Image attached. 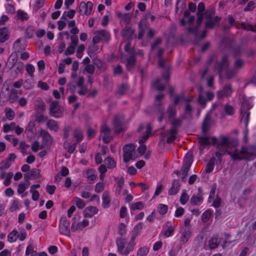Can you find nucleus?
<instances>
[{
  "label": "nucleus",
  "mask_w": 256,
  "mask_h": 256,
  "mask_svg": "<svg viewBox=\"0 0 256 256\" xmlns=\"http://www.w3.org/2000/svg\"><path fill=\"white\" fill-rule=\"evenodd\" d=\"M104 184L103 182L97 183L95 186V192L99 193L102 192L104 189Z\"/></svg>",
  "instance_id": "nucleus-62"
},
{
  "label": "nucleus",
  "mask_w": 256,
  "mask_h": 256,
  "mask_svg": "<svg viewBox=\"0 0 256 256\" xmlns=\"http://www.w3.org/2000/svg\"><path fill=\"white\" fill-rule=\"evenodd\" d=\"M174 230V227L170 225L168 226V228L166 230H164L162 232L164 233V236L166 238H168L172 236L173 234Z\"/></svg>",
  "instance_id": "nucleus-48"
},
{
  "label": "nucleus",
  "mask_w": 256,
  "mask_h": 256,
  "mask_svg": "<svg viewBox=\"0 0 256 256\" xmlns=\"http://www.w3.org/2000/svg\"><path fill=\"white\" fill-rule=\"evenodd\" d=\"M142 226L143 224L141 222L136 224L132 230V236L136 237L140 231L142 229Z\"/></svg>",
  "instance_id": "nucleus-43"
},
{
  "label": "nucleus",
  "mask_w": 256,
  "mask_h": 256,
  "mask_svg": "<svg viewBox=\"0 0 256 256\" xmlns=\"http://www.w3.org/2000/svg\"><path fill=\"white\" fill-rule=\"evenodd\" d=\"M198 141L200 152L202 154L203 150L206 146H208V148L210 145H214L217 144V138L214 136L210 138L208 136H201L198 138Z\"/></svg>",
  "instance_id": "nucleus-4"
},
{
  "label": "nucleus",
  "mask_w": 256,
  "mask_h": 256,
  "mask_svg": "<svg viewBox=\"0 0 256 256\" xmlns=\"http://www.w3.org/2000/svg\"><path fill=\"white\" fill-rule=\"evenodd\" d=\"M136 64V56L134 54L132 53L127 59L126 68L128 70H130Z\"/></svg>",
  "instance_id": "nucleus-18"
},
{
  "label": "nucleus",
  "mask_w": 256,
  "mask_h": 256,
  "mask_svg": "<svg viewBox=\"0 0 256 256\" xmlns=\"http://www.w3.org/2000/svg\"><path fill=\"white\" fill-rule=\"evenodd\" d=\"M13 176L12 172H9L6 174V178L4 181V184L6 186H8L10 184L11 182V178Z\"/></svg>",
  "instance_id": "nucleus-64"
},
{
  "label": "nucleus",
  "mask_w": 256,
  "mask_h": 256,
  "mask_svg": "<svg viewBox=\"0 0 256 256\" xmlns=\"http://www.w3.org/2000/svg\"><path fill=\"white\" fill-rule=\"evenodd\" d=\"M17 17L21 20H27L28 18V14L20 10H18L17 12Z\"/></svg>",
  "instance_id": "nucleus-52"
},
{
  "label": "nucleus",
  "mask_w": 256,
  "mask_h": 256,
  "mask_svg": "<svg viewBox=\"0 0 256 256\" xmlns=\"http://www.w3.org/2000/svg\"><path fill=\"white\" fill-rule=\"evenodd\" d=\"M180 184L177 180H174L172 184V187L168 191V194L170 196L176 194L180 190Z\"/></svg>",
  "instance_id": "nucleus-17"
},
{
  "label": "nucleus",
  "mask_w": 256,
  "mask_h": 256,
  "mask_svg": "<svg viewBox=\"0 0 256 256\" xmlns=\"http://www.w3.org/2000/svg\"><path fill=\"white\" fill-rule=\"evenodd\" d=\"M89 224V221L88 220L84 219L82 222H78L76 226H74V222H73L71 229L72 232H75L76 230H82V229L87 226Z\"/></svg>",
  "instance_id": "nucleus-20"
},
{
  "label": "nucleus",
  "mask_w": 256,
  "mask_h": 256,
  "mask_svg": "<svg viewBox=\"0 0 256 256\" xmlns=\"http://www.w3.org/2000/svg\"><path fill=\"white\" fill-rule=\"evenodd\" d=\"M98 212V209L93 206L86 208L84 211V216L86 218H91Z\"/></svg>",
  "instance_id": "nucleus-19"
},
{
  "label": "nucleus",
  "mask_w": 256,
  "mask_h": 256,
  "mask_svg": "<svg viewBox=\"0 0 256 256\" xmlns=\"http://www.w3.org/2000/svg\"><path fill=\"white\" fill-rule=\"evenodd\" d=\"M35 68L34 66L30 64H28L26 66V70L28 74L31 77L34 76V72Z\"/></svg>",
  "instance_id": "nucleus-55"
},
{
  "label": "nucleus",
  "mask_w": 256,
  "mask_h": 256,
  "mask_svg": "<svg viewBox=\"0 0 256 256\" xmlns=\"http://www.w3.org/2000/svg\"><path fill=\"white\" fill-rule=\"evenodd\" d=\"M149 252V248L146 246H144L140 248L136 252V256H146Z\"/></svg>",
  "instance_id": "nucleus-45"
},
{
  "label": "nucleus",
  "mask_w": 256,
  "mask_h": 256,
  "mask_svg": "<svg viewBox=\"0 0 256 256\" xmlns=\"http://www.w3.org/2000/svg\"><path fill=\"white\" fill-rule=\"evenodd\" d=\"M250 116V112H247L246 114H244L241 118V122H243L245 124L246 128L244 130V134H248V124L249 122V118Z\"/></svg>",
  "instance_id": "nucleus-31"
},
{
  "label": "nucleus",
  "mask_w": 256,
  "mask_h": 256,
  "mask_svg": "<svg viewBox=\"0 0 256 256\" xmlns=\"http://www.w3.org/2000/svg\"><path fill=\"white\" fill-rule=\"evenodd\" d=\"M104 162L109 169L114 168L116 166V163L115 161L110 157L106 158L104 160Z\"/></svg>",
  "instance_id": "nucleus-39"
},
{
  "label": "nucleus",
  "mask_w": 256,
  "mask_h": 256,
  "mask_svg": "<svg viewBox=\"0 0 256 256\" xmlns=\"http://www.w3.org/2000/svg\"><path fill=\"white\" fill-rule=\"evenodd\" d=\"M92 8V4L91 2H88L86 3L82 2L80 4L79 12L80 14L89 15Z\"/></svg>",
  "instance_id": "nucleus-11"
},
{
  "label": "nucleus",
  "mask_w": 256,
  "mask_h": 256,
  "mask_svg": "<svg viewBox=\"0 0 256 256\" xmlns=\"http://www.w3.org/2000/svg\"><path fill=\"white\" fill-rule=\"evenodd\" d=\"M94 34H98L101 38V40L108 42L110 40V32L105 30H100L96 31Z\"/></svg>",
  "instance_id": "nucleus-26"
},
{
  "label": "nucleus",
  "mask_w": 256,
  "mask_h": 256,
  "mask_svg": "<svg viewBox=\"0 0 256 256\" xmlns=\"http://www.w3.org/2000/svg\"><path fill=\"white\" fill-rule=\"evenodd\" d=\"M212 215V211L210 210H206L202 215V220L203 222H206Z\"/></svg>",
  "instance_id": "nucleus-42"
},
{
  "label": "nucleus",
  "mask_w": 256,
  "mask_h": 256,
  "mask_svg": "<svg viewBox=\"0 0 256 256\" xmlns=\"http://www.w3.org/2000/svg\"><path fill=\"white\" fill-rule=\"evenodd\" d=\"M115 180H116L117 182V186L116 188V192L117 194H120L121 192L122 188L124 184V178L123 177H121L118 180V178H116Z\"/></svg>",
  "instance_id": "nucleus-36"
},
{
  "label": "nucleus",
  "mask_w": 256,
  "mask_h": 256,
  "mask_svg": "<svg viewBox=\"0 0 256 256\" xmlns=\"http://www.w3.org/2000/svg\"><path fill=\"white\" fill-rule=\"evenodd\" d=\"M253 105L248 102L247 100H244L240 108V116L242 118V116L246 114L247 112H250L249 110L252 108Z\"/></svg>",
  "instance_id": "nucleus-25"
},
{
  "label": "nucleus",
  "mask_w": 256,
  "mask_h": 256,
  "mask_svg": "<svg viewBox=\"0 0 256 256\" xmlns=\"http://www.w3.org/2000/svg\"><path fill=\"white\" fill-rule=\"evenodd\" d=\"M158 209L160 214H164L168 211V207L166 205L160 204L158 207Z\"/></svg>",
  "instance_id": "nucleus-57"
},
{
  "label": "nucleus",
  "mask_w": 256,
  "mask_h": 256,
  "mask_svg": "<svg viewBox=\"0 0 256 256\" xmlns=\"http://www.w3.org/2000/svg\"><path fill=\"white\" fill-rule=\"evenodd\" d=\"M224 110L226 113L230 116L232 115L234 112V108L228 104H226L224 106Z\"/></svg>",
  "instance_id": "nucleus-56"
},
{
  "label": "nucleus",
  "mask_w": 256,
  "mask_h": 256,
  "mask_svg": "<svg viewBox=\"0 0 256 256\" xmlns=\"http://www.w3.org/2000/svg\"><path fill=\"white\" fill-rule=\"evenodd\" d=\"M76 46L72 44H70L65 50L64 54L66 56L72 54L74 53Z\"/></svg>",
  "instance_id": "nucleus-60"
},
{
  "label": "nucleus",
  "mask_w": 256,
  "mask_h": 256,
  "mask_svg": "<svg viewBox=\"0 0 256 256\" xmlns=\"http://www.w3.org/2000/svg\"><path fill=\"white\" fill-rule=\"evenodd\" d=\"M216 160V158L212 157L210 159L209 162L206 164V171L207 173H210L213 170Z\"/></svg>",
  "instance_id": "nucleus-37"
},
{
  "label": "nucleus",
  "mask_w": 256,
  "mask_h": 256,
  "mask_svg": "<svg viewBox=\"0 0 256 256\" xmlns=\"http://www.w3.org/2000/svg\"><path fill=\"white\" fill-rule=\"evenodd\" d=\"M50 114L55 118H60L63 112L62 108L60 106L57 100L52 102L50 104Z\"/></svg>",
  "instance_id": "nucleus-6"
},
{
  "label": "nucleus",
  "mask_w": 256,
  "mask_h": 256,
  "mask_svg": "<svg viewBox=\"0 0 256 256\" xmlns=\"http://www.w3.org/2000/svg\"><path fill=\"white\" fill-rule=\"evenodd\" d=\"M18 90L16 89L12 88L10 91V100H12V102H13L16 100L18 96Z\"/></svg>",
  "instance_id": "nucleus-61"
},
{
  "label": "nucleus",
  "mask_w": 256,
  "mask_h": 256,
  "mask_svg": "<svg viewBox=\"0 0 256 256\" xmlns=\"http://www.w3.org/2000/svg\"><path fill=\"white\" fill-rule=\"evenodd\" d=\"M202 202V198L201 196L193 195L190 200L192 205H198Z\"/></svg>",
  "instance_id": "nucleus-44"
},
{
  "label": "nucleus",
  "mask_w": 256,
  "mask_h": 256,
  "mask_svg": "<svg viewBox=\"0 0 256 256\" xmlns=\"http://www.w3.org/2000/svg\"><path fill=\"white\" fill-rule=\"evenodd\" d=\"M134 33V29L129 26L125 27L122 32V36H128L130 38H132Z\"/></svg>",
  "instance_id": "nucleus-30"
},
{
  "label": "nucleus",
  "mask_w": 256,
  "mask_h": 256,
  "mask_svg": "<svg viewBox=\"0 0 256 256\" xmlns=\"http://www.w3.org/2000/svg\"><path fill=\"white\" fill-rule=\"evenodd\" d=\"M36 126L35 122L30 121L26 128V136L28 138H31L34 134V128Z\"/></svg>",
  "instance_id": "nucleus-23"
},
{
  "label": "nucleus",
  "mask_w": 256,
  "mask_h": 256,
  "mask_svg": "<svg viewBox=\"0 0 256 256\" xmlns=\"http://www.w3.org/2000/svg\"><path fill=\"white\" fill-rule=\"evenodd\" d=\"M18 237V234L16 230H14L10 232L8 236V239L9 242H13L16 240Z\"/></svg>",
  "instance_id": "nucleus-38"
},
{
  "label": "nucleus",
  "mask_w": 256,
  "mask_h": 256,
  "mask_svg": "<svg viewBox=\"0 0 256 256\" xmlns=\"http://www.w3.org/2000/svg\"><path fill=\"white\" fill-rule=\"evenodd\" d=\"M98 50V46H96L95 44L90 46L88 48V54L89 56L92 58V54L95 53Z\"/></svg>",
  "instance_id": "nucleus-63"
},
{
  "label": "nucleus",
  "mask_w": 256,
  "mask_h": 256,
  "mask_svg": "<svg viewBox=\"0 0 256 256\" xmlns=\"http://www.w3.org/2000/svg\"><path fill=\"white\" fill-rule=\"evenodd\" d=\"M166 112L168 115L169 120L176 117V110L174 105L170 104L167 109Z\"/></svg>",
  "instance_id": "nucleus-35"
},
{
  "label": "nucleus",
  "mask_w": 256,
  "mask_h": 256,
  "mask_svg": "<svg viewBox=\"0 0 256 256\" xmlns=\"http://www.w3.org/2000/svg\"><path fill=\"white\" fill-rule=\"evenodd\" d=\"M160 79H158L153 84L152 86L156 90L161 91L164 90L166 86L165 84L161 82Z\"/></svg>",
  "instance_id": "nucleus-41"
},
{
  "label": "nucleus",
  "mask_w": 256,
  "mask_h": 256,
  "mask_svg": "<svg viewBox=\"0 0 256 256\" xmlns=\"http://www.w3.org/2000/svg\"><path fill=\"white\" fill-rule=\"evenodd\" d=\"M136 146L132 144H128L124 145L123 147L124 161L127 163L131 160H135L137 158L135 152Z\"/></svg>",
  "instance_id": "nucleus-3"
},
{
  "label": "nucleus",
  "mask_w": 256,
  "mask_h": 256,
  "mask_svg": "<svg viewBox=\"0 0 256 256\" xmlns=\"http://www.w3.org/2000/svg\"><path fill=\"white\" fill-rule=\"evenodd\" d=\"M138 27L139 32L138 38V40H141L146 30L148 28V25L145 22L140 20L138 23Z\"/></svg>",
  "instance_id": "nucleus-24"
},
{
  "label": "nucleus",
  "mask_w": 256,
  "mask_h": 256,
  "mask_svg": "<svg viewBox=\"0 0 256 256\" xmlns=\"http://www.w3.org/2000/svg\"><path fill=\"white\" fill-rule=\"evenodd\" d=\"M10 32L8 28H0V42H4L9 38Z\"/></svg>",
  "instance_id": "nucleus-22"
},
{
  "label": "nucleus",
  "mask_w": 256,
  "mask_h": 256,
  "mask_svg": "<svg viewBox=\"0 0 256 256\" xmlns=\"http://www.w3.org/2000/svg\"><path fill=\"white\" fill-rule=\"evenodd\" d=\"M85 46L83 44H81L78 47L76 50V56L80 58L82 56L83 52L84 50Z\"/></svg>",
  "instance_id": "nucleus-58"
},
{
  "label": "nucleus",
  "mask_w": 256,
  "mask_h": 256,
  "mask_svg": "<svg viewBox=\"0 0 256 256\" xmlns=\"http://www.w3.org/2000/svg\"><path fill=\"white\" fill-rule=\"evenodd\" d=\"M226 148H227L220 147L219 148L220 152H221L222 155L227 153L228 154L230 155L232 158L234 160L250 159L256 154L254 150L252 148H247L242 146L240 151L236 149L233 152L228 151Z\"/></svg>",
  "instance_id": "nucleus-1"
},
{
  "label": "nucleus",
  "mask_w": 256,
  "mask_h": 256,
  "mask_svg": "<svg viewBox=\"0 0 256 256\" xmlns=\"http://www.w3.org/2000/svg\"><path fill=\"white\" fill-rule=\"evenodd\" d=\"M210 116L208 114H207L203 120L202 122V132L204 134L206 133L209 129H210Z\"/></svg>",
  "instance_id": "nucleus-27"
},
{
  "label": "nucleus",
  "mask_w": 256,
  "mask_h": 256,
  "mask_svg": "<svg viewBox=\"0 0 256 256\" xmlns=\"http://www.w3.org/2000/svg\"><path fill=\"white\" fill-rule=\"evenodd\" d=\"M220 138V141L218 142L217 140V144H216L218 148L220 147L230 148V146H235L238 144L236 140L225 136H221Z\"/></svg>",
  "instance_id": "nucleus-7"
},
{
  "label": "nucleus",
  "mask_w": 256,
  "mask_h": 256,
  "mask_svg": "<svg viewBox=\"0 0 256 256\" xmlns=\"http://www.w3.org/2000/svg\"><path fill=\"white\" fill-rule=\"evenodd\" d=\"M75 204L77 207L80 209L83 208L86 206L84 202L79 198H75Z\"/></svg>",
  "instance_id": "nucleus-59"
},
{
  "label": "nucleus",
  "mask_w": 256,
  "mask_h": 256,
  "mask_svg": "<svg viewBox=\"0 0 256 256\" xmlns=\"http://www.w3.org/2000/svg\"><path fill=\"white\" fill-rule=\"evenodd\" d=\"M206 21L204 22L205 26L208 28H212L216 26L219 25V22L221 18L218 16L214 18H206Z\"/></svg>",
  "instance_id": "nucleus-14"
},
{
  "label": "nucleus",
  "mask_w": 256,
  "mask_h": 256,
  "mask_svg": "<svg viewBox=\"0 0 256 256\" xmlns=\"http://www.w3.org/2000/svg\"><path fill=\"white\" fill-rule=\"evenodd\" d=\"M189 199V196L186 194V190H183L180 198V202L182 204H185Z\"/></svg>",
  "instance_id": "nucleus-47"
},
{
  "label": "nucleus",
  "mask_w": 256,
  "mask_h": 256,
  "mask_svg": "<svg viewBox=\"0 0 256 256\" xmlns=\"http://www.w3.org/2000/svg\"><path fill=\"white\" fill-rule=\"evenodd\" d=\"M59 231L62 234L68 236L70 233V222L66 216H62L59 222Z\"/></svg>",
  "instance_id": "nucleus-9"
},
{
  "label": "nucleus",
  "mask_w": 256,
  "mask_h": 256,
  "mask_svg": "<svg viewBox=\"0 0 256 256\" xmlns=\"http://www.w3.org/2000/svg\"><path fill=\"white\" fill-rule=\"evenodd\" d=\"M116 244L118 248V252L122 256H127L130 252L134 250L127 244L126 240L123 238H117L116 240Z\"/></svg>",
  "instance_id": "nucleus-5"
},
{
  "label": "nucleus",
  "mask_w": 256,
  "mask_h": 256,
  "mask_svg": "<svg viewBox=\"0 0 256 256\" xmlns=\"http://www.w3.org/2000/svg\"><path fill=\"white\" fill-rule=\"evenodd\" d=\"M86 176L88 180L94 182L96 178V171L93 169H90L86 172Z\"/></svg>",
  "instance_id": "nucleus-40"
},
{
  "label": "nucleus",
  "mask_w": 256,
  "mask_h": 256,
  "mask_svg": "<svg viewBox=\"0 0 256 256\" xmlns=\"http://www.w3.org/2000/svg\"><path fill=\"white\" fill-rule=\"evenodd\" d=\"M144 208V204L141 202H136L131 204L130 210H142Z\"/></svg>",
  "instance_id": "nucleus-53"
},
{
  "label": "nucleus",
  "mask_w": 256,
  "mask_h": 256,
  "mask_svg": "<svg viewBox=\"0 0 256 256\" xmlns=\"http://www.w3.org/2000/svg\"><path fill=\"white\" fill-rule=\"evenodd\" d=\"M232 90L230 84H226L223 88L217 92V98L221 99L223 97H228L231 96Z\"/></svg>",
  "instance_id": "nucleus-12"
},
{
  "label": "nucleus",
  "mask_w": 256,
  "mask_h": 256,
  "mask_svg": "<svg viewBox=\"0 0 256 256\" xmlns=\"http://www.w3.org/2000/svg\"><path fill=\"white\" fill-rule=\"evenodd\" d=\"M191 236V232L189 230H184L182 232L180 239V244H186Z\"/></svg>",
  "instance_id": "nucleus-21"
},
{
  "label": "nucleus",
  "mask_w": 256,
  "mask_h": 256,
  "mask_svg": "<svg viewBox=\"0 0 256 256\" xmlns=\"http://www.w3.org/2000/svg\"><path fill=\"white\" fill-rule=\"evenodd\" d=\"M184 118H176V117H174L170 119V124L172 125V127L176 128H180L182 124Z\"/></svg>",
  "instance_id": "nucleus-29"
},
{
  "label": "nucleus",
  "mask_w": 256,
  "mask_h": 256,
  "mask_svg": "<svg viewBox=\"0 0 256 256\" xmlns=\"http://www.w3.org/2000/svg\"><path fill=\"white\" fill-rule=\"evenodd\" d=\"M40 136L42 138L43 144L49 146L52 144V138L48 131L42 130L40 132Z\"/></svg>",
  "instance_id": "nucleus-15"
},
{
  "label": "nucleus",
  "mask_w": 256,
  "mask_h": 256,
  "mask_svg": "<svg viewBox=\"0 0 256 256\" xmlns=\"http://www.w3.org/2000/svg\"><path fill=\"white\" fill-rule=\"evenodd\" d=\"M40 170L36 168H32L29 172L24 174L25 179L36 180L40 176Z\"/></svg>",
  "instance_id": "nucleus-16"
},
{
  "label": "nucleus",
  "mask_w": 256,
  "mask_h": 256,
  "mask_svg": "<svg viewBox=\"0 0 256 256\" xmlns=\"http://www.w3.org/2000/svg\"><path fill=\"white\" fill-rule=\"evenodd\" d=\"M34 28L32 26H28L25 31V36L28 38H32L34 32Z\"/></svg>",
  "instance_id": "nucleus-49"
},
{
  "label": "nucleus",
  "mask_w": 256,
  "mask_h": 256,
  "mask_svg": "<svg viewBox=\"0 0 256 256\" xmlns=\"http://www.w3.org/2000/svg\"><path fill=\"white\" fill-rule=\"evenodd\" d=\"M129 86L127 84H122L118 86L117 93L120 96L125 94L128 90Z\"/></svg>",
  "instance_id": "nucleus-32"
},
{
  "label": "nucleus",
  "mask_w": 256,
  "mask_h": 256,
  "mask_svg": "<svg viewBox=\"0 0 256 256\" xmlns=\"http://www.w3.org/2000/svg\"><path fill=\"white\" fill-rule=\"evenodd\" d=\"M74 136L76 138L77 143H80L83 139L82 130L78 128H76L74 131Z\"/></svg>",
  "instance_id": "nucleus-33"
},
{
  "label": "nucleus",
  "mask_w": 256,
  "mask_h": 256,
  "mask_svg": "<svg viewBox=\"0 0 256 256\" xmlns=\"http://www.w3.org/2000/svg\"><path fill=\"white\" fill-rule=\"evenodd\" d=\"M76 11L74 10H70L68 12H64L61 18L62 19L67 20V17L70 18H72L74 16Z\"/></svg>",
  "instance_id": "nucleus-46"
},
{
  "label": "nucleus",
  "mask_w": 256,
  "mask_h": 256,
  "mask_svg": "<svg viewBox=\"0 0 256 256\" xmlns=\"http://www.w3.org/2000/svg\"><path fill=\"white\" fill-rule=\"evenodd\" d=\"M124 117L122 115H116L113 120L115 132L119 134L124 130Z\"/></svg>",
  "instance_id": "nucleus-8"
},
{
  "label": "nucleus",
  "mask_w": 256,
  "mask_h": 256,
  "mask_svg": "<svg viewBox=\"0 0 256 256\" xmlns=\"http://www.w3.org/2000/svg\"><path fill=\"white\" fill-rule=\"evenodd\" d=\"M228 56L226 55L224 56L222 58L221 61L218 62L216 66V69L220 77L222 76V73L228 68Z\"/></svg>",
  "instance_id": "nucleus-10"
},
{
  "label": "nucleus",
  "mask_w": 256,
  "mask_h": 256,
  "mask_svg": "<svg viewBox=\"0 0 256 256\" xmlns=\"http://www.w3.org/2000/svg\"><path fill=\"white\" fill-rule=\"evenodd\" d=\"M48 128L51 130L57 132L58 129V124L56 121L53 120H49L46 122Z\"/></svg>",
  "instance_id": "nucleus-28"
},
{
  "label": "nucleus",
  "mask_w": 256,
  "mask_h": 256,
  "mask_svg": "<svg viewBox=\"0 0 256 256\" xmlns=\"http://www.w3.org/2000/svg\"><path fill=\"white\" fill-rule=\"evenodd\" d=\"M16 127V124L14 122H11L10 124H5L3 126V131L6 133L10 130H13Z\"/></svg>",
  "instance_id": "nucleus-51"
},
{
  "label": "nucleus",
  "mask_w": 256,
  "mask_h": 256,
  "mask_svg": "<svg viewBox=\"0 0 256 256\" xmlns=\"http://www.w3.org/2000/svg\"><path fill=\"white\" fill-rule=\"evenodd\" d=\"M215 14V9L214 8H211L207 10L206 12L204 14V18H214L213 16Z\"/></svg>",
  "instance_id": "nucleus-54"
},
{
  "label": "nucleus",
  "mask_w": 256,
  "mask_h": 256,
  "mask_svg": "<svg viewBox=\"0 0 256 256\" xmlns=\"http://www.w3.org/2000/svg\"><path fill=\"white\" fill-rule=\"evenodd\" d=\"M192 154L188 152L185 156L183 162V164L180 170V171L177 170L174 172L177 175H179L180 174H182V181H185L184 179L187 176V174L192 164Z\"/></svg>",
  "instance_id": "nucleus-2"
},
{
  "label": "nucleus",
  "mask_w": 256,
  "mask_h": 256,
  "mask_svg": "<svg viewBox=\"0 0 256 256\" xmlns=\"http://www.w3.org/2000/svg\"><path fill=\"white\" fill-rule=\"evenodd\" d=\"M102 200L103 207L104 208H108L110 206V197L109 196V194L108 192H105L103 194Z\"/></svg>",
  "instance_id": "nucleus-34"
},
{
  "label": "nucleus",
  "mask_w": 256,
  "mask_h": 256,
  "mask_svg": "<svg viewBox=\"0 0 256 256\" xmlns=\"http://www.w3.org/2000/svg\"><path fill=\"white\" fill-rule=\"evenodd\" d=\"M221 241V238H219L218 235L214 234L210 238L208 241V246L210 250H214L218 247Z\"/></svg>",
  "instance_id": "nucleus-13"
},
{
  "label": "nucleus",
  "mask_w": 256,
  "mask_h": 256,
  "mask_svg": "<svg viewBox=\"0 0 256 256\" xmlns=\"http://www.w3.org/2000/svg\"><path fill=\"white\" fill-rule=\"evenodd\" d=\"M207 102V100L202 96V94H198V102L202 106V108H205Z\"/></svg>",
  "instance_id": "nucleus-50"
}]
</instances>
